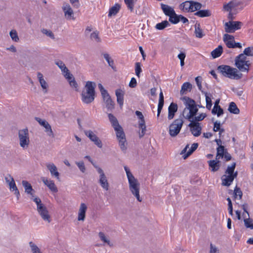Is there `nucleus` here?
Masks as SVG:
<instances>
[{
	"instance_id": "1",
	"label": "nucleus",
	"mask_w": 253,
	"mask_h": 253,
	"mask_svg": "<svg viewBox=\"0 0 253 253\" xmlns=\"http://www.w3.org/2000/svg\"><path fill=\"white\" fill-rule=\"evenodd\" d=\"M181 100L183 101L185 106L184 113L185 112L186 110L189 111V112L186 115L185 118L189 121H190L191 119H193V117L196 115L198 111L197 105L196 104L195 100L189 97L184 96L181 98Z\"/></svg>"
},
{
	"instance_id": "2",
	"label": "nucleus",
	"mask_w": 253,
	"mask_h": 253,
	"mask_svg": "<svg viewBox=\"0 0 253 253\" xmlns=\"http://www.w3.org/2000/svg\"><path fill=\"white\" fill-rule=\"evenodd\" d=\"M217 70L223 76L232 80H239L242 77V74L239 73L238 70L228 65H220Z\"/></svg>"
},
{
	"instance_id": "3",
	"label": "nucleus",
	"mask_w": 253,
	"mask_h": 253,
	"mask_svg": "<svg viewBox=\"0 0 253 253\" xmlns=\"http://www.w3.org/2000/svg\"><path fill=\"white\" fill-rule=\"evenodd\" d=\"M129 189L132 195L136 197L139 202L142 201L139 195L140 184L136 178L134 177L128 179Z\"/></svg>"
},
{
	"instance_id": "4",
	"label": "nucleus",
	"mask_w": 253,
	"mask_h": 253,
	"mask_svg": "<svg viewBox=\"0 0 253 253\" xmlns=\"http://www.w3.org/2000/svg\"><path fill=\"white\" fill-rule=\"evenodd\" d=\"M18 138L20 146L23 149L27 148L30 143L29 134L27 128L19 130Z\"/></svg>"
},
{
	"instance_id": "5",
	"label": "nucleus",
	"mask_w": 253,
	"mask_h": 253,
	"mask_svg": "<svg viewBox=\"0 0 253 253\" xmlns=\"http://www.w3.org/2000/svg\"><path fill=\"white\" fill-rule=\"evenodd\" d=\"M243 24L240 21H229L224 24L225 31L227 33H233L241 28Z\"/></svg>"
},
{
	"instance_id": "6",
	"label": "nucleus",
	"mask_w": 253,
	"mask_h": 253,
	"mask_svg": "<svg viewBox=\"0 0 253 253\" xmlns=\"http://www.w3.org/2000/svg\"><path fill=\"white\" fill-rule=\"evenodd\" d=\"M5 180L9 187L11 191L14 192V194L17 197V199L19 200L20 196L19 191L16 185L15 182L12 176L10 174H7L5 176Z\"/></svg>"
},
{
	"instance_id": "7",
	"label": "nucleus",
	"mask_w": 253,
	"mask_h": 253,
	"mask_svg": "<svg viewBox=\"0 0 253 253\" xmlns=\"http://www.w3.org/2000/svg\"><path fill=\"white\" fill-rule=\"evenodd\" d=\"M241 2L237 0H233L228 3L223 5V9L226 11H232L238 12L239 10H242V8H239V6L241 4Z\"/></svg>"
},
{
	"instance_id": "8",
	"label": "nucleus",
	"mask_w": 253,
	"mask_h": 253,
	"mask_svg": "<svg viewBox=\"0 0 253 253\" xmlns=\"http://www.w3.org/2000/svg\"><path fill=\"white\" fill-rule=\"evenodd\" d=\"M188 126L190 127V130L192 134L195 137L200 136L201 134L202 126L198 122H196L193 121V119H191Z\"/></svg>"
},
{
	"instance_id": "9",
	"label": "nucleus",
	"mask_w": 253,
	"mask_h": 253,
	"mask_svg": "<svg viewBox=\"0 0 253 253\" xmlns=\"http://www.w3.org/2000/svg\"><path fill=\"white\" fill-rule=\"evenodd\" d=\"M199 144L198 143H194L192 144L190 148L189 145L187 144L185 148L180 152V155L183 159H186L190 156L198 148Z\"/></svg>"
},
{
	"instance_id": "10",
	"label": "nucleus",
	"mask_w": 253,
	"mask_h": 253,
	"mask_svg": "<svg viewBox=\"0 0 253 253\" xmlns=\"http://www.w3.org/2000/svg\"><path fill=\"white\" fill-rule=\"evenodd\" d=\"M84 133L98 148H101L102 147V141L92 130H84Z\"/></svg>"
},
{
	"instance_id": "11",
	"label": "nucleus",
	"mask_w": 253,
	"mask_h": 253,
	"mask_svg": "<svg viewBox=\"0 0 253 253\" xmlns=\"http://www.w3.org/2000/svg\"><path fill=\"white\" fill-rule=\"evenodd\" d=\"M161 8L165 14L169 17V21L174 24V9L163 3L161 4Z\"/></svg>"
},
{
	"instance_id": "12",
	"label": "nucleus",
	"mask_w": 253,
	"mask_h": 253,
	"mask_svg": "<svg viewBox=\"0 0 253 253\" xmlns=\"http://www.w3.org/2000/svg\"><path fill=\"white\" fill-rule=\"evenodd\" d=\"M35 120L43 127L45 129V131L47 133V134L52 137H54V134L51 129V127L49 124L45 120H42L39 117H36Z\"/></svg>"
},
{
	"instance_id": "13",
	"label": "nucleus",
	"mask_w": 253,
	"mask_h": 253,
	"mask_svg": "<svg viewBox=\"0 0 253 253\" xmlns=\"http://www.w3.org/2000/svg\"><path fill=\"white\" fill-rule=\"evenodd\" d=\"M37 211L44 221H47L48 223L50 222V216L49 214L48 210H47V208L44 205L42 206H39V208L37 209Z\"/></svg>"
},
{
	"instance_id": "14",
	"label": "nucleus",
	"mask_w": 253,
	"mask_h": 253,
	"mask_svg": "<svg viewBox=\"0 0 253 253\" xmlns=\"http://www.w3.org/2000/svg\"><path fill=\"white\" fill-rule=\"evenodd\" d=\"M238 172L236 171L234 175L227 174L223 175L221 177L222 184L224 186H229L232 183L234 178H236Z\"/></svg>"
},
{
	"instance_id": "15",
	"label": "nucleus",
	"mask_w": 253,
	"mask_h": 253,
	"mask_svg": "<svg viewBox=\"0 0 253 253\" xmlns=\"http://www.w3.org/2000/svg\"><path fill=\"white\" fill-rule=\"evenodd\" d=\"M62 10L67 19H75V18L74 17L73 10L69 4L67 3H64L62 6Z\"/></svg>"
},
{
	"instance_id": "16",
	"label": "nucleus",
	"mask_w": 253,
	"mask_h": 253,
	"mask_svg": "<svg viewBox=\"0 0 253 253\" xmlns=\"http://www.w3.org/2000/svg\"><path fill=\"white\" fill-rule=\"evenodd\" d=\"M235 66L240 71L248 72L250 63L249 61L235 60Z\"/></svg>"
},
{
	"instance_id": "17",
	"label": "nucleus",
	"mask_w": 253,
	"mask_h": 253,
	"mask_svg": "<svg viewBox=\"0 0 253 253\" xmlns=\"http://www.w3.org/2000/svg\"><path fill=\"white\" fill-rule=\"evenodd\" d=\"M223 41L228 48H232L235 42L234 37L232 35L225 34L223 36Z\"/></svg>"
},
{
	"instance_id": "18",
	"label": "nucleus",
	"mask_w": 253,
	"mask_h": 253,
	"mask_svg": "<svg viewBox=\"0 0 253 253\" xmlns=\"http://www.w3.org/2000/svg\"><path fill=\"white\" fill-rule=\"evenodd\" d=\"M42 181L47 186V187L53 192L56 193L58 192V189L56 186L54 181L51 180H47L45 177L42 178Z\"/></svg>"
},
{
	"instance_id": "19",
	"label": "nucleus",
	"mask_w": 253,
	"mask_h": 253,
	"mask_svg": "<svg viewBox=\"0 0 253 253\" xmlns=\"http://www.w3.org/2000/svg\"><path fill=\"white\" fill-rule=\"evenodd\" d=\"M96 84L95 83L88 81L86 83L85 85V90L82 92H85L86 94H95V87Z\"/></svg>"
},
{
	"instance_id": "20",
	"label": "nucleus",
	"mask_w": 253,
	"mask_h": 253,
	"mask_svg": "<svg viewBox=\"0 0 253 253\" xmlns=\"http://www.w3.org/2000/svg\"><path fill=\"white\" fill-rule=\"evenodd\" d=\"M87 210V206L84 203H82L80 205L78 213V220L84 221L85 218V212Z\"/></svg>"
},
{
	"instance_id": "21",
	"label": "nucleus",
	"mask_w": 253,
	"mask_h": 253,
	"mask_svg": "<svg viewBox=\"0 0 253 253\" xmlns=\"http://www.w3.org/2000/svg\"><path fill=\"white\" fill-rule=\"evenodd\" d=\"M46 167L50 171L51 175L54 176L57 179L59 178V173L57 171V167L54 164H47Z\"/></svg>"
},
{
	"instance_id": "22",
	"label": "nucleus",
	"mask_w": 253,
	"mask_h": 253,
	"mask_svg": "<svg viewBox=\"0 0 253 253\" xmlns=\"http://www.w3.org/2000/svg\"><path fill=\"white\" fill-rule=\"evenodd\" d=\"M95 94H86L85 92L82 93V101L86 104H88L92 102L94 99Z\"/></svg>"
},
{
	"instance_id": "23",
	"label": "nucleus",
	"mask_w": 253,
	"mask_h": 253,
	"mask_svg": "<svg viewBox=\"0 0 253 253\" xmlns=\"http://www.w3.org/2000/svg\"><path fill=\"white\" fill-rule=\"evenodd\" d=\"M117 101L120 106L122 107L124 104V92L121 89H118L115 91Z\"/></svg>"
},
{
	"instance_id": "24",
	"label": "nucleus",
	"mask_w": 253,
	"mask_h": 253,
	"mask_svg": "<svg viewBox=\"0 0 253 253\" xmlns=\"http://www.w3.org/2000/svg\"><path fill=\"white\" fill-rule=\"evenodd\" d=\"M22 184L25 188V192L28 194H30L32 196V198H34V196L32 192L34 191V190L33 189L31 184L29 182L26 180H23L22 181Z\"/></svg>"
},
{
	"instance_id": "25",
	"label": "nucleus",
	"mask_w": 253,
	"mask_h": 253,
	"mask_svg": "<svg viewBox=\"0 0 253 253\" xmlns=\"http://www.w3.org/2000/svg\"><path fill=\"white\" fill-rule=\"evenodd\" d=\"M37 77L42 88L45 90L44 92H46L48 84L46 81L44 80L42 74L40 72H38L37 73Z\"/></svg>"
},
{
	"instance_id": "26",
	"label": "nucleus",
	"mask_w": 253,
	"mask_h": 253,
	"mask_svg": "<svg viewBox=\"0 0 253 253\" xmlns=\"http://www.w3.org/2000/svg\"><path fill=\"white\" fill-rule=\"evenodd\" d=\"M211 11L208 9L205 10H197L196 12L194 13L195 16H198L199 17L203 18L206 17H209L211 15Z\"/></svg>"
},
{
	"instance_id": "27",
	"label": "nucleus",
	"mask_w": 253,
	"mask_h": 253,
	"mask_svg": "<svg viewBox=\"0 0 253 253\" xmlns=\"http://www.w3.org/2000/svg\"><path fill=\"white\" fill-rule=\"evenodd\" d=\"M99 182L101 186L105 190H108L109 189V183L107 181L106 175L102 176H99Z\"/></svg>"
},
{
	"instance_id": "28",
	"label": "nucleus",
	"mask_w": 253,
	"mask_h": 253,
	"mask_svg": "<svg viewBox=\"0 0 253 253\" xmlns=\"http://www.w3.org/2000/svg\"><path fill=\"white\" fill-rule=\"evenodd\" d=\"M190 5H191L190 7L189 8L190 9L189 12H194V11L199 10L202 8V5L201 3H200L198 2L194 1H192V0L190 1Z\"/></svg>"
},
{
	"instance_id": "29",
	"label": "nucleus",
	"mask_w": 253,
	"mask_h": 253,
	"mask_svg": "<svg viewBox=\"0 0 253 253\" xmlns=\"http://www.w3.org/2000/svg\"><path fill=\"white\" fill-rule=\"evenodd\" d=\"M108 118L114 129H116L117 127H120V125L117 118L113 114H109Z\"/></svg>"
},
{
	"instance_id": "30",
	"label": "nucleus",
	"mask_w": 253,
	"mask_h": 253,
	"mask_svg": "<svg viewBox=\"0 0 253 253\" xmlns=\"http://www.w3.org/2000/svg\"><path fill=\"white\" fill-rule=\"evenodd\" d=\"M223 52V48L222 45H219L212 50L211 52V55L213 58H216L219 57Z\"/></svg>"
},
{
	"instance_id": "31",
	"label": "nucleus",
	"mask_w": 253,
	"mask_h": 253,
	"mask_svg": "<svg viewBox=\"0 0 253 253\" xmlns=\"http://www.w3.org/2000/svg\"><path fill=\"white\" fill-rule=\"evenodd\" d=\"M164 100L163 92L161 91L159 95V100L158 106L157 117L160 116L161 112L164 106Z\"/></svg>"
},
{
	"instance_id": "32",
	"label": "nucleus",
	"mask_w": 253,
	"mask_h": 253,
	"mask_svg": "<svg viewBox=\"0 0 253 253\" xmlns=\"http://www.w3.org/2000/svg\"><path fill=\"white\" fill-rule=\"evenodd\" d=\"M219 161L215 160H210L208 161L209 166L211 168L212 171H216L218 170L219 168Z\"/></svg>"
},
{
	"instance_id": "33",
	"label": "nucleus",
	"mask_w": 253,
	"mask_h": 253,
	"mask_svg": "<svg viewBox=\"0 0 253 253\" xmlns=\"http://www.w3.org/2000/svg\"><path fill=\"white\" fill-rule=\"evenodd\" d=\"M183 121L181 119H177L175 120V136L177 135L183 125Z\"/></svg>"
},
{
	"instance_id": "34",
	"label": "nucleus",
	"mask_w": 253,
	"mask_h": 253,
	"mask_svg": "<svg viewBox=\"0 0 253 253\" xmlns=\"http://www.w3.org/2000/svg\"><path fill=\"white\" fill-rule=\"evenodd\" d=\"M228 110L231 113L234 114H238L240 113L239 109L238 108L236 104L233 102H231L230 103Z\"/></svg>"
},
{
	"instance_id": "35",
	"label": "nucleus",
	"mask_w": 253,
	"mask_h": 253,
	"mask_svg": "<svg viewBox=\"0 0 253 253\" xmlns=\"http://www.w3.org/2000/svg\"><path fill=\"white\" fill-rule=\"evenodd\" d=\"M115 130L116 132V136L118 140L126 139L125 133L121 126L120 127H117Z\"/></svg>"
},
{
	"instance_id": "36",
	"label": "nucleus",
	"mask_w": 253,
	"mask_h": 253,
	"mask_svg": "<svg viewBox=\"0 0 253 253\" xmlns=\"http://www.w3.org/2000/svg\"><path fill=\"white\" fill-rule=\"evenodd\" d=\"M121 6L119 4L116 3L114 6H112L109 10V16L116 15L119 11Z\"/></svg>"
},
{
	"instance_id": "37",
	"label": "nucleus",
	"mask_w": 253,
	"mask_h": 253,
	"mask_svg": "<svg viewBox=\"0 0 253 253\" xmlns=\"http://www.w3.org/2000/svg\"><path fill=\"white\" fill-rule=\"evenodd\" d=\"M211 113L214 115L217 114V116L219 117L223 114V110L220 106L216 105V104H215L212 110Z\"/></svg>"
},
{
	"instance_id": "38",
	"label": "nucleus",
	"mask_w": 253,
	"mask_h": 253,
	"mask_svg": "<svg viewBox=\"0 0 253 253\" xmlns=\"http://www.w3.org/2000/svg\"><path fill=\"white\" fill-rule=\"evenodd\" d=\"M224 147L222 145H220L217 148V154L216 156V159H220L222 158L225 153Z\"/></svg>"
},
{
	"instance_id": "39",
	"label": "nucleus",
	"mask_w": 253,
	"mask_h": 253,
	"mask_svg": "<svg viewBox=\"0 0 253 253\" xmlns=\"http://www.w3.org/2000/svg\"><path fill=\"white\" fill-rule=\"evenodd\" d=\"M180 21L183 23H188V20L187 18L184 17L181 15H177L175 13V24L178 23Z\"/></svg>"
},
{
	"instance_id": "40",
	"label": "nucleus",
	"mask_w": 253,
	"mask_h": 253,
	"mask_svg": "<svg viewBox=\"0 0 253 253\" xmlns=\"http://www.w3.org/2000/svg\"><path fill=\"white\" fill-rule=\"evenodd\" d=\"M190 1H186L180 4L179 7L183 11L189 12L190 7Z\"/></svg>"
},
{
	"instance_id": "41",
	"label": "nucleus",
	"mask_w": 253,
	"mask_h": 253,
	"mask_svg": "<svg viewBox=\"0 0 253 253\" xmlns=\"http://www.w3.org/2000/svg\"><path fill=\"white\" fill-rule=\"evenodd\" d=\"M138 127L141 129V131L139 133V137L141 138L145 135L146 131L145 122L142 121V123H138Z\"/></svg>"
},
{
	"instance_id": "42",
	"label": "nucleus",
	"mask_w": 253,
	"mask_h": 253,
	"mask_svg": "<svg viewBox=\"0 0 253 253\" xmlns=\"http://www.w3.org/2000/svg\"><path fill=\"white\" fill-rule=\"evenodd\" d=\"M106 107L109 111H112L114 108V102L112 100L111 97H108V100L104 101Z\"/></svg>"
},
{
	"instance_id": "43",
	"label": "nucleus",
	"mask_w": 253,
	"mask_h": 253,
	"mask_svg": "<svg viewBox=\"0 0 253 253\" xmlns=\"http://www.w3.org/2000/svg\"><path fill=\"white\" fill-rule=\"evenodd\" d=\"M90 38L91 40L97 43L101 42V40L99 36V32L97 31H94L90 34Z\"/></svg>"
},
{
	"instance_id": "44",
	"label": "nucleus",
	"mask_w": 253,
	"mask_h": 253,
	"mask_svg": "<svg viewBox=\"0 0 253 253\" xmlns=\"http://www.w3.org/2000/svg\"><path fill=\"white\" fill-rule=\"evenodd\" d=\"M104 58L105 59L106 61L107 62L109 65L113 69H114L115 68L114 66V62L113 60L110 56L109 54L108 53H104L103 54Z\"/></svg>"
},
{
	"instance_id": "45",
	"label": "nucleus",
	"mask_w": 253,
	"mask_h": 253,
	"mask_svg": "<svg viewBox=\"0 0 253 253\" xmlns=\"http://www.w3.org/2000/svg\"><path fill=\"white\" fill-rule=\"evenodd\" d=\"M55 64L63 72L69 71L68 68L66 67L65 64L61 60L56 61Z\"/></svg>"
},
{
	"instance_id": "46",
	"label": "nucleus",
	"mask_w": 253,
	"mask_h": 253,
	"mask_svg": "<svg viewBox=\"0 0 253 253\" xmlns=\"http://www.w3.org/2000/svg\"><path fill=\"white\" fill-rule=\"evenodd\" d=\"M169 25V22L167 20H165L161 23L157 24L155 27L158 30H162L164 29L166 27H168Z\"/></svg>"
},
{
	"instance_id": "47",
	"label": "nucleus",
	"mask_w": 253,
	"mask_h": 253,
	"mask_svg": "<svg viewBox=\"0 0 253 253\" xmlns=\"http://www.w3.org/2000/svg\"><path fill=\"white\" fill-rule=\"evenodd\" d=\"M192 89V84L188 83H184L181 86V93H184L185 91H190Z\"/></svg>"
},
{
	"instance_id": "48",
	"label": "nucleus",
	"mask_w": 253,
	"mask_h": 253,
	"mask_svg": "<svg viewBox=\"0 0 253 253\" xmlns=\"http://www.w3.org/2000/svg\"><path fill=\"white\" fill-rule=\"evenodd\" d=\"M236 167V163H233L231 166L227 167V168L225 171V174L234 175V170Z\"/></svg>"
},
{
	"instance_id": "49",
	"label": "nucleus",
	"mask_w": 253,
	"mask_h": 253,
	"mask_svg": "<svg viewBox=\"0 0 253 253\" xmlns=\"http://www.w3.org/2000/svg\"><path fill=\"white\" fill-rule=\"evenodd\" d=\"M168 119L171 120L174 118V102H172L169 107Z\"/></svg>"
},
{
	"instance_id": "50",
	"label": "nucleus",
	"mask_w": 253,
	"mask_h": 253,
	"mask_svg": "<svg viewBox=\"0 0 253 253\" xmlns=\"http://www.w3.org/2000/svg\"><path fill=\"white\" fill-rule=\"evenodd\" d=\"M98 235L102 241L107 243L110 247L113 246V244L111 243L110 240L105 237V234L103 232H100Z\"/></svg>"
},
{
	"instance_id": "51",
	"label": "nucleus",
	"mask_w": 253,
	"mask_h": 253,
	"mask_svg": "<svg viewBox=\"0 0 253 253\" xmlns=\"http://www.w3.org/2000/svg\"><path fill=\"white\" fill-rule=\"evenodd\" d=\"M29 246L33 253H42L39 247L33 242H29Z\"/></svg>"
},
{
	"instance_id": "52",
	"label": "nucleus",
	"mask_w": 253,
	"mask_h": 253,
	"mask_svg": "<svg viewBox=\"0 0 253 253\" xmlns=\"http://www.w3.org/2000/svg\"><path fill=\"white\" fill-rule=\"evenodd\" d=\"M124 1L126 4L127 5L128 9H129L131 11H132L133 10L134 3L136 0H124Z\"/></svg>"
},
{
	"instance_id": "53",
	"label": "nucleus",
	"mask_w": 253,
	"mask_h": 253,
	"mask_svg": "<svg viewBox=\"0 0 253 253\" xmlns=\"http://www.w3.org/2000/svg\"><path fill=\"white\" fill-rule=\"evenodd\" d=\"M206 97V107L208 109L210 110L211 109L212 106V102L211 97L209 96V94L207 92H204V93Z\"/></svg>"
},
{
	"instance_id": "54",
	"label": "nucleus",
	"mask_w": 253,
	"mask_h": 253,
	"mask_svg": "<svg viewBox=\"0 0 253 253\" xmlns=\"http://www.w3.org/2000/svg\"><path fill=\"white\" fill-rule=\"evenodd\" d=\"M245 226L247 228L253 229V221L252 219L248 218L244 220Z\"/></svg>"
},
{
	"instance_id": "55",
	"label": "nucleus",
	"mask_w": 253,
	"mask_h": 253,
	"mask_svg": "<svg viewBox=\"0 0 253 253\" xmlns=\"http://www.w3.org/2000/svg\"><path fill=\"white\" fill-rule=\"evenodd\" d=\"M177 57L180 60L181 67H183L184 65V60L186 57V53L184 52L181 51L178 54Z\"/></svg>"
},
{
	"instance_id": "56",
	"label": "nucleus",
	"mask_w": 253,
	"mask_h": 253,
	"mask_svg": "<svg viewBox=\"0 0 253 253\" xmlns=\"http://www.w3.org/2000/svg\"><path fill=\"white\" fill-rule=\"evenodd\" d=\"M9 35L12 40L14 42H17L19 41V39L16 30H11L9 33Z\"/></svg>"
},
{
	"instance_id": "57",
	"label": "nucleus",
	"mask_w": 253,
	"mask_h": 253,
	"mask_svg": "<svg viewBox=\"0 0 253 253\" xmlns=\"http://www.w3.org/2000/svg\"><path fill=\"white\" fill-rule=\"evenodd\" d=\"M41 31L43 34L46 35L47 37H50L51 39H55L54 35L51 31L47 30L46 29H42Z\"/></svg>"
},
{
	"instance_id": "58",
	"label": "nucleus",
	"mask_w": 253,
	"mask_h": 253,
	"mask_svg": "<svg viewBox=\"0 0 253 253\" xmlns=\"http://www.w3.org/2000/svg\"><path fill=\"white\" fill-rule=\"evenodd\" d=\"M119 145L121 150L123 151H125L126 150L127 143L126 142V139L119 140Z\"/></svg>"
},
{
	"instance_id": "59",
	"label": "nucleus",
	"mask_w": 253,
	"mask_h": 253,
	"mask_svg": "<svg viewBox=\"0 0 253 253\" xmlns=\"http://www.w3.org/2000/svg\"><path fill=\"white\" fill-rule=\"evenodd\" d=\"M244 53L249 56H253V47H248L244 50Z\"/></svg>"
},
{
	"instance_id": "60",
	"label": "nucleus",
	"mask_w": 253,
	"mask_h": 253,
	"mask_svg": "<svg viewBox=\"0 0 253 253\" xmlns=\"http://www.w3.org/2000/svg\"><path fill=\"white\" fill-rule=\"evenodd\" d=\"M76 164L78 166L79 169L83 173L85 172L86 168L85 167V166H84V163L83 161L76 162Z\"/></svg>"
},
{
	"instance_id": "61",
	"label": "nucleus",
	"mask_w": 253,
	"mask_h": 253,
	"mask_svg": "<svg viewBox=\"0 0 253 253\" xmlns=\"http://www.w3.org/2000/svg\"><path fill=\"white\" fill-rule=\"evenodd\" d=\"M196 37L198 38H202L204 36L203 31L199 27H195Z\"/></svg>"
},
{
	"instance_id": "62",
	"label": "nucleus",
	"mask_w": 253,
	"mask_h": 253,
	"mask_svg": "<svg viewBox=\"0 0 253 253\" xmlns=\"http://www.w3.org/2000/svg\"><path fill=\"white\" fill-rule=\"evenodd\" d=\"M206 117V114L205 113H201L199 115L197 116H194L193 117V121H195L196 122H198L199 121H201L203 120Z\"/></svg>"
},
{
	"instance_id": "63",
	"label": "nucleus",
	"mask_w": 253,
	"mask_h": 253,
	"mask_svg": "<svg viewBox=\"0 0 253 253\" xmlns=\"http://www.w3.org/2000/svg\"><path fill=\"white\" fill-rule=\"evenodd\" d=\"M135 71L136 75L139 77L140 74L142 72L140 63L139 62H136L135 63Z\"/></svg>"
},
{
	"instance_id": "64",
	"label": "nucleus",
	"mask_w": 253,
	"mask_h": 253,
	"mask_svg": "<svg viewBox=\"0 0 253 253\" xmlns=\"http://www.w3.org/2000/svg\"><path fill=\"white\" fill-rule=\"evenodd\" d=\"M242 192L240 190V189L237 186H236L234 189V197L235 198H237L239 196V199H241L242 197Z\"/></svg>"
}]
</instances>
